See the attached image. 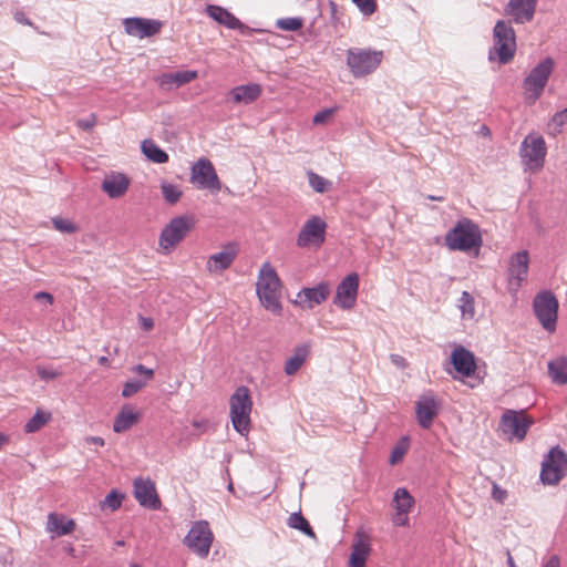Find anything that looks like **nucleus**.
<instances>
[{
	"instance_id": "1",
	"label": "nucleus",
	"mask_w": 567,
	"mask_h": 567,
	"mask_svg": "<svg viewBox=\"0 0 567 567\" xmlns=\"http://www.w3.org/2000/svg\"><path fill=\"white\" fill-rule=\"evenodd\" d=\"M282 281L275 267L265 261L257 276L256 293L260 305L274 316L282 313Z\"/></svg>"
},
{
	"instance_id": "2",
	"label": "nucleus",
	"mask_w": 567,
	"mask_h": 567,
	"mask_svg": "<svg viewBox=\"0 0 567 567\" xmlns=\"http://www.w3.org/2000/svg\"><path fill=\"white\" fill-rule=\"evenodd\" d=\"M197 219L194 215H181L172 218L162 229L158 237L159 251L168 255L195 228Z\"/></svg>"
},
{
	"instance_id": "3",
	"label": "nucleus",
	"mask_w": 567,
	"mask_h": 567,
	"mask_svg": "<svg viewBox=\"0 0 567 567\" xmlns=\"http://www.w3.org/2000/svg\"><path fill=\"white\" fill-rule=\"evenodd\" d=\"M444 240L450 250H477L482 245V235L476 224L467 218H463L447 231Z\"/></svg>"
},
{
	"instance_id": "4",
	"label": "nucleus",
	"mask_w": 567,
	"mask_h": 567,
	"mask_svg": "<svg viewBox=\"0 0 567 567\" xmlns=\"http://www.w3.org/2000/svg\"><path fill=\"white\" fill-rule=\"evenodd\" d=\"M493 48L489 60H497L501 64L511 62L516 52V34L509 21L498 20L493 29Z\"/></svg>"
},
{
	"instance_id": "5",
	"label": "nucleus",
	"mask_w": 567,
	"mask_h": 567,
	"mask_svg": "<svg viewBox=\"0 0 567 567\" xmlns=\"http://www.w3.org/2000/svg\"><path fill=\"white\" fill-rule=\"evenodd\" d=\"M251 410L252 401L249 389L247 386L237 388L229 399V416L234 429L241 435H246L250 431Z\"/></svg>"
},
{
	"instance_id": "6",
	"label": "nucleus",
	"mask_w": 567,
	"mask_h": 567,
	"mask_svg": "<svg viewBox=\"0 0 567 567\" xmlns=\"http://www.w3.org/2000/svg\"><path fill=\"white\" fill-rule=\"evenodd\" d=\"M383 56V51L351 48L347 51V65L354 78H364L380 66Z\"/></svg>"
},
{
	"instance_id": "7",
	"label": "nucleus",
	"mask_w": 567,
	"mask_h": 567,
	"mask_svg": "<svg viewBox=\"0 0 567 567\" xmlns=\"http://www.w3.org/2000/svg\"><path fill=\"white\" fill-rule=\"evenodd\" d=\"M555 62L546 58L532 69L523 82L524 97L529 104H534L543 94L548 79L554 70Z\"/></svg>"
},
{
	"instance_id": "8",
	"label": "nucleus",
	"mask_w": 567,
	"mask_h": 567,
	"mask_svg": "<svg viewBox=\"0 0 567 567\" xmlns=\"http://www.w3.org/2000/svg\"><path fill=\"white\" fill-rule=\"evenodd\" d=\"M546 154L547 147L542 135L530 133L522 142L519 155L526 169L539 172L544 167Z\"/></svg>"
},
{
	"instance_id": "9",
	"label": "nucleus",
	"mask_w": 567,
	"mask_h": 567,
	"mask_svg": "<svg viewBox=\"0 0 567 567\" xmlns=\"http://www.w3.org/2000/svg\"><path fill=\"white\" fill-rule=\"evenodd\" d=\"M567 475V454L559 446L550 449L542 463L540 480L557 485Z\"/></svg>"
},
{
	"instance_id": "10",
	"label": "nucleus",
	"mask_w": 567,
	"mask_h": 567,
	"mask_svg": "<svg viewBox=\"0 0 567 567\" xmlns=\"http://www.w3.org/2000/svg\"><path fill=\"white\" fill-rule=\"evenodd\" d=\"M189 181L198 189H208L212 193H218L221 188L220 179L213 163L205 157L193 164Z\"/></svg>"
},
{
	"instance_id": "11",
	"label": "nucleus",
	"mask_w": 567,
	"mask_h": 567,
	"mask_svg": "<svg viewBox=\"0 0 567 567\" xmlns=\"http://www.w3.org/2000/svg\"><path fill=\"white\" fill-rule=\"evenodd\" d=\"M327 234V223L319 216H311L302 225L298 237L297 246L300 248H320Z\"/></svg>"
},
{
	"instance_id": "12",
	"label": "nucleus",
	"mask_w": 567,
	"mask_h": 567,
	"mask_svg": "<svg viewBox=\"0 0 567 567\" xmlns=\"http://www.w3.org/2000/svg\"><path fill=\"white\" fill-rule=\"evenodd\" d=\"M533 423L525 411L506 410L501 417L499 429L509 440L523 441Z\"/></svg>"
},
{
	"instance_id": "13",
	"label": "nucleus",
	"mask_w": 567,
	"mask_h": 567,
	"mask_svg": "<svg viewBox=\"0 0 567 567\" xmlns=\"http://www.w3.org/2000/svg\"><path fill=\"white\" fill-rule=\"evenodd\" d=\"M534 311L544 329L549 332L556 329L558 301L551 292H540L535 297Z\"/></svg>"
},
{
	"instance_id": "14",
	"label": "nucleus",
	"mask_w": 567,
	"mask_h": 567,
	"mask_svg": "<svg viewBox=\"0 0 567 567\" xmlns=\"http://www.w3.org/2000/svg\"><path fill=\"white\" fill-rule=\"evenodd\" d=\"M214 535L210 530L209 524L205 520L197 522L193 525L187 536L185 544L199 557H207Z\"/></svg>"
},
{
	"instance_id": "15",
	"label": "nucleus",
	"mask_w": 567,
	"mask_h": 567,
	"mask_svg": "<svg viewBox=\"0 0 567 567\" xmlns=\"http://www.w3.org/2000/svg\"><path fill=\"white\" fill-rule=\"evenodd\" d=\"M359 284L357 272L347 275L337 286L333 303L342 310H352L357 303Z\"/></svg>"
},
{
	"instance_id": "16",
	"label": "nucleus",
	"mask_w": 567,
	"mask_h": 567,
	"mask_svg": "<svg viewBox=\"0 0 567 567\" xmlns=\"http://www.w3.org/2000/svg\"><path fill=\"white\" fill-rule=\"evenodd\" d=\"M529 255L527 250L514 254L509 258L507 288L511 293H516L526 281L528 275Z\"/></svg>"
},
{
	"instance_id": "17",
	"label": "nucleus",
	"mask_w": 567,
	"mask_h": 567,
	"mask_svg": "<svg viewBox=\"0 0 567 567\" xmlns=\"http://www.w3.org/2000/svg\"><path fill=\"white\" fill-rule=\"evenodd\" d=\"M133 494L143 507L158 509L162 505L155 483L151 478H135L133 482Z\"/></svg>"
},
{
	"instance_id": "18",
	"label": "nucleus",
	"mask_w": 567,
	"mask_h": 567,
	"mask_svg": "<svg viewBox=\"0 0 567 567\" xmlns=\"http://www.w3.org/2000/svg\"><path fill=\"white\" fill-rule=\"evenodd\" d=\"M440 406L433 392L422 394L415 403V414L420 426L429 429L439 414Z\"/></svg>"
},
{
	"instance_id": "19",
	"label": "nucleus",
	"mask_w": 567,
	"mask_h": 567,
	"mask_svg": "<svg viewBox=\"0 0 567 567\" xmlns=\"http://www.w3.org/2000/svg\"><path fill=\"white\" fill-rule=\"evenodd\" d=\"M330 296L328 282H320L312 288H302L296 296L293 303L302 309H312L324 302Z\"/></svg>"
},
{
	"instance_id": "20",
	"label": "nucleus",
	"mask_w": 567,
	"mask_h": 567,
	"mask_svg": "<svg viewBox=\"0 0 567 567\" xmlns=\"http://www.w3.org/2000/svg\"><path fill=\"white\" fill-rule=\"evenodd\" d=\"M123 24L128 35L140 39L157 34L163 27V22L159 20L144 18H126Z\"/></svg>"
},
{
	"instance_id": "21",
	"label": "nucleus",
	"mask_w": 567,
	"mask_h": 567,
	"mask_svg": "<svg viewBox=\"0 0 567 567\" xmlns=\"http://www.w3.org/2000/svg\"><path fill=\"white\" fill-rule=\"evenodd\" d=\"M371 553V537L362 528L358 529L352 543V550L349 557L348 567H365Z\"/></svg>"
},
{
	"instance_id": "22",
	"label": "nucleus",
	"mask_w": 567,
	"mask_h": 567,
	"mask_svg": "<svg viewBox=\"0 0 567 567\" xmlns=\"http://www.w3.org/2000/svg\"><path fill=\"white\" fill-rule=\"evenodd\" d=\"M414 498L404 487H400L394 492L393 506L395 514L393 515L392 522L395 526H408L409 525V513L414 507Z\"/></svg>"
},
{
	"instance_id": "23",
	"label": "nucleus",
	"mask_w": 567,
	"mask_h": 567,
	"mask_svg": "<svg viewBox=\"0 0 567 567\" xmlns=\"http://www.w3.org/2000/svg\"><path fill=\"white\" fill-rule=\"evenodd\" d=\"M538 0H509L505 6V14L517 24L529 22L534 19Z\"/></svg>"
},
{
	"instance_id": "24",
	"label": "nucleus",
	"mask_w": 567,
	"mask_h": 567,
	"mask_svg": "<svg viewBox=\"0 0 567 567\" xmlns=\"http://www.w3.org/2000/svg\"><path fill=\"white\" fill-rule=\"evenodd\" d=\"M237 247L234 244H228L216 254L208 257L206 261V270L209 274H221L228 269L237 257Z\"/></svg>"
},
{
	"instance_id": "25",
	"label": "nucleus",
	"mask_w": 567,
	"mask_h": 567,
	"mask_svg": "<svg viewBox=\"0 0 567 567\" xmlns=\"http://www.w3.org/2000/svg\"><path fill=\"white\" fill-rule=\"evenodd\" d=\"M130 184L131 181L125 174L113 172L105 175L101 188L110 198H121L126 194Z\"/></svg>"
},
{
	"instance_id": "26",
	"label": "nucleus",
	"mask_w": 567,
	"mask_h": 567,
	"mask_svg": "<svg viewBox=\"0 0 567 567\" xmlns=\"http://www.w3.org/2000/svg\"><path fill=\"white\" fill-rule=\"evenodd\" d=\"M454 369L464 377H471L476 370L475 358L472 352L463 347H457L451 354Z\"/></svg>"
},
{
	"instance_id": "27",
	"label": "nucleus",
	"mask_w": 567,
	"mask_h": 567,
	"mask_svg": "<svg viewBox=\"0 0 567 567\" xmlns=\"http://www.w3.org/2000/svg\"><path fill=\"white\" fill-rule=\"evenodd\" d=\"M311 353V344L302 343L297 346L290 357H288L284 364L286 375H295L301 367L308 361Z\"/></svg>"
},
{
	"instance_id": "28",
	"label": "nucleus",
	"mask_w": 567,
	"mask_h": 567,
	"mask_svg": "<svg viewBox=\"0 0 567 567\" xmlns=\"http://www.w3.org/2000/svg\"><path fill=\"white\" fill-rule=\"evenodd\" d=\"M75 520L63 514L50 513L48 515L47 532L51 533L53 537L70 535L75 530Z\"/></svg>"
},
{
	"instance_id": "29",
	"label": "nucleus",
	"mask_w": 567,
	"mask_h": 567,
	"mask_svg": "<svg viewBox=\"0 0 567 567\" xmlns=\"http://www.w3.org/2000/svg\"><path fill=\"white\" fill-rule=\"evenodd\" d=\"M197 71H178L163 73L157 76L156 82L163 90H171L173 86L179 87L197 79Z\"/></svg>"
},
{
	"instance_id": "30",
	"label": "nucleus",
	"mask_w": 567,
	"mask_h": 567,
	"mask_svg": "<svg viewBox=\"0 0 567 567\" xmlns=\"http://www.w3.org/2000/svg\"><path fill=\"white\" fill-rule=\"evenodd\" d=\"M141 420V413L131 405H124L120 410L113 423L115 433H123L137 424Z\"/></svg>"
},
{
	"instance_id": "31",
	"label": "nucleus",
	"mask_w": 567,
	"mask_h": 567,
	"mask_svg": "<svg viewBox=\"0 0 567 567\" xmlns=\"http://www.w3.org/2000/svg\"><path fill=\"white\" fill-rule=\"evenodd\" d=\"M262 89L257 83L239 85L230 91L234 103L250 104L261 95Z\"/></svg>"
},
{
	"instance_id": "32",
	"label": "nucleus",
	"mask_w": 567,
	"mask_h": 567,
	"mask_svg": "<svg viewBox=\"0 0 567 567\" xmlns=\"http://www.w3.org/2000/svg\"><path fill=\"white\" fill-rule=\"evenodd\" d=\"M547 373L556 385H567V355H559L547 363Z\"/></svg>"
},
{
	"instance_id": "33",
	"label": "nucleus",
	"mask_w": 567,
	"mask_h": 567,
	"mask_svg": "<svg viewBox=\"0 0 567 567\" xmlns=\"http://www.w3.org/2000/svg\"><path fill=\"white\" fill-rule=\"evenodd\" d=\"M206 10L210 18L229 29H238L241 27V22L233 13L221 7L208 6Z\"/></svg>"
},
{
	"instance_id": "34",
	"label": "nucleus",
	"mask_w": 567,
	"mask_h": 567,
	"mask_svg": "<svg viewBox=\"0 0 567 567\" xmlns=\"http://www.w3.org/2000/svg\"><path fill=\"white\" fill-rule=\"evenodd\" d=\"M142 153L152 162L164 164L168 162V154L163 151L153 140L147 138L142 142Z\"/></svg>"
},
{
	"instance_id": "35",
	"label": "nucleus",
	"mask_w": 567,
	"mask_h": 567,
	"mask_svg": "<svg viewBox=\"0 0 567 567\" xmlns=\"http://www.w3.org/2000/svg\"><path fill=\"white\" fill-rule=\"evenodd\" d=\"M52 415L50 412L38 410L34 415L25 423V433H34L50 422Z\"/></svg>"
},
{
	"instance_id": "36",
	"label": "nucleus",
	"mask_w": 567,
	"mask_h": 567,
	"mask_svg": "<svg viewBox=\"0 0 567 567\" xmlns=\"http://www.w3.org/2000/svg\"><path fill=\"white\" fill-rule=\"evenodd\" d=\"M288 526L293 529H298L305 535L316 538V533L309 525V522L299 513H292L288 518Z\"/></svg>"
},
{
	"instance_id": "37",
	"label": "nucleus",
	"mask_w": 567,
	"mask_h": 567,
	"mask_svg": "<svg viewBox=\"0 0 567 567\" xmlns=\"http://www.w3.org/2000/svg\"><path fill=\"white\" fill-rule=\"evenodd\" d=\"M457 307L462 312L464 320H472L475 316V302L474 298L467 291H463L462 296L457 301Z\"/></svg>"
},
{
	"instance_id": "38",
	"label": "nucleus",
	"mask_w": 567,
	"mask_h": 567,
	"mask_svg": "<svg viewBox=\"0 0 567 567\" xmlns=\"http://www.w3.org/2000/svg\"><path fill=\"white\" fill-rule=\"evenodd\" d=\"M161 188L164 199L169 204H176L182 197V190L174 184L162 183Z\"/></svg>"
},
{
	"instance_id": "39",
	"label": "nucleus",
	"mask_w": 567,
	"mask_h": 567,
	"mask_svg": "<svg viewBox=\"0 0 567 567\" xmlns=\"http://www.w3.org/2000/svg\"><path fill=\"white\" fill-rule=\"evenodd\" d=\"M409 449V441L403 437L392 450L389 462L395 465L402 461Z\"/></svg>"
},
{
	"instance_id": "40",
	"label": "nucleus",
	"mask_w": 567,
	"mask_h": 567,
	"mask_svg": "<svg viewBox=\"0 0 567 567\" xmlns=\"http://www.w3.org/2000/svg\"><path fill=\"white\" fill-rule=\"evenodd\" d=\"M308 181H309L310 186L317 193L328 192L330 188V185H331V183L329 181H327L326 178H323L322 176H320L313 172L308 173Z\"/></svg>"
},
{
	"instance_id": "41",
	"label": "nucleus",
	"mask_w": 567,
	"mask_h": 567,
	"mask_svg": "<svg viewBox=\"0 0 567 567\" xmlns=\"http://www.w3.org/2000/svg\"><path fill=\"white\" fill-rule=\"evenodd\" d=\"M123 498H124L123 494H121L116 491H112L104 498V501L102 503V507H107L111 511H116L121 507Z\"/></svg>"
},
{
	"instance_id": "42",
	"label": "nucleus",
	"mask_w": 567,
	"mask_h": 567,
	"mask_svg": "<svg viewBox=\"0 0 567 567\" xmlns=\"http://www.w3.org/2000/svg\"><path fill=\"white\" fill-rule=\"evenodd\" d=\"M303 21L301 18H284L277 21V27L286 31H297L301 29Z\"/></svg>"
},
{
	"instance_id": "43",
	"label": "nucleus",
	"mask_w": 567,
	"mask_h": 567,
	"mask_svg": "<svg viewBox=\"0 0 567 567\" xmlns=\"http://www.w3.org/2000/svg\"><path fill=\"white\" fill-rule=\"evenodd\" d=\"M146 383H147L146 381H137V380L127 381V382H125V384L123 386L122 395L124 398H131L132 395L140 392L146 385Z\"/></svg>"
},
{
	"instance_id": "44",
	"label": "nucleus",
	"mask_w": 567,
	"mask_h": 567,
	"mask_svg": "<svg viewBox=\"0 0 567 567\" xmlns=\"http://www.w3.org/2000/svg\"><path fill=\"white\" fill-rule=\"evenodd\" d=\"M567 123V109H564L555 113L549 122V127L554 128L555 132H560L561 127Z\"/></svg>"
},
{
	"instance_id": "45",
	"label": "nucleus",
	"mask_w": 567,
	"mask_h": 567,
	"mask_svg": "<svg viewBox=\"0 0 567 567\" xmlns=\"http://www.w3.org/2000/svg\"><path fill=\"white\" fill-rule=\"evenodd\" d=\"M352 2L365 16L373 14L378 8L375 0H352Z\"/></svg>"
},
{
	"instance_id": "46",
	"label": "nucleus",
	"mask_w": 567,
	"mask_h": 567,
	"mask_svg": "<svg viewBox=\"0 0 567 567\" xmlns=\"http://www.w3.org/2000/svg\"><path fill=\"white\" fill-rule=\"evenodd\" d=\"M54 228L68 234H73L78 230V227L69 219L54 218L52 220Z\"/></svg>"
},
{
	"instance_id": "47",
	"label": "nucleus",
	"mask_w": 567,
	"mask_h": 567,
	"mask_svg": "<svg viewBox=\"0 0 567 567\" xmlns=\"http://www.w3.org/2000/svg\"><path fill=\"white\" fill-rule=\"evenodd\" d=\"M334 112H336V109H324V110L318 112L313 116L312 123L316 124V125L326 124L328 121L331 120V117L333 116Z\"/></svg>"
},
{
	"instance_id": "48",
	"label": "nucleus",
	"mask_w": 567,
	"mask_h": 567,
	"mask_svg": "<svg viewBox=\"0 0 567 567\" xmlns=\"http://www.w3.org/2000/svg\"><path fill=\"white\" fill-rule=\"evenodd\" d=\"M96 124V115L91 114L89 117L80 118L76 121V125L83 131H91Z\"/></svg>"
},
{
	"instance_id": "49",
	"label": "nucleus",
	"mask_w": 567,
	"mask_h": 567,
	"mask_svg": "<svg viewBox=\"0 0 567 567\" xmlns=\"http://www.w3.org/2000/svg\"><path fill=\"white\" fill-rule=\"evenodd\" d=\"M37 372H38V375L44 380V381H49V380H53V379H56L61 375L60 372L58 371H54V370H50V369H47V368H43V367H39L37 369Z\"/></svg>"
},
{
	"instance_id": "50",
	"label": "nucleus",
	"mask_w": 567,
	"mask_h": 567,
	"mask_svg": "<svg viewBox=\"0 0 567 567\" xmlns=\"http://www.w3.org/2000/svg\"><path fill=\"white\" fill-rule=\"evenodd\" d=\"M132 371L143 375L144 381H146V382L154 378V370L146 368L143 364H137V365L133 367Z\"/></svg>"
},
{
	"instance_id": "51",
	"label": "nucleus",
	"mask_w": 567,
	"mask_h": 567,
	"mask_svg": "<svg viewBox=\"0 0 567 567\" xmlns=\"http://www.w3.org/2000/svg\"><path fill=\"white\" fill-rule=\"evenodd\" d=\"M492 497L498 503H504L507 498V492L494 483L492 487Z\"/></svg>"
},
{
	"instance_id": "52",
	"label": "nucleus",
	"mask_w": 567,
	"mask_h": 567,
	"mask_svg": "<svg viewBox=\"0 0 567 567\" xmlns=\"http://www.w3.org/2000/svg\"><path fill=\"white\" fill-rule=\"evenodd\" d=\"M34 299L38 300V301H45L49 305H52L53 301H54L53 296L51 293H49V292H45V291L37 292L34 295Z\"/></svg>"
},
{
	"instance_id": "53",
	"label": "nucleus",
	"mask_w": 567,
	"mask_h": 567,
	"mask_svg": "<svg viewBox=\"0 0 567 567\" xmlns=\"http://www.w3.org/2000/svg\"><path fill=\"white\" fill-rule=\"evenodd\" d=\"M140 323L145 331H151L154 328V320L148 317H140Z\"/></svg>"
},
{
	"instance_id": "54",
	"label": "nucleus",
	"mask_w": 567,
	"mask_h": 567,
	"mask_svg": "<svg viewBox=\"0 0 567 567\" xmlns=\"http://www.w3.org/2000/svg\"><path fill=\"white\" fill-rule=\"evenodd\" d=\"M85 444H89V445H97V446H104L105 442L102 437L100 436H87L85 437Z\"/></svg>"
},
{
	"instance_id": "55",
	"label": "nucleus",
	"mask_w": 567,
	"mask_h": 567,
	"mask_svg": "<svg viewBox=\"0 0 567 567\" xmlns=\"http://www.w3.org/2000/svg\"><path fill=\"white\" fill-rule=\"evenodd\" d=\"M543 567H560V559L557 555H553L543 565Z\"/></svg>"
},
{
	"instance_id": "56",
	"label": "nucleus",
	"mask_w": 567,
	"mask_h": 567,
	"mask_svg": "<svg viewBox=\"0 0 567 567\" xmlns=\"http://www.w3.org/2000/svg\"><path fill=\"white\" fill-rule=\"evenodd\" d=\"M14 19L19 22V23H23V24H31V22L25 18L24 13L21 12V11H17L14 13Z\"/></svg>"
},
{
	"instance_id": "57",
	"label": "nucleus",
	"mask_w": 567,
	"mask_h": 567,
	"mask_svg": "<svg viewBox=\"0 0 567 567\" xmlns=\"http://www.w3.org/2000/svg\"><path fill=\"white\" fill-rule=\"evenodd\" d=\"M9 443V436L3 434V433H0V450Z\"/></svg>"
},
{
	"instance_id": "58",
	"label": "nucleus",
	"mask_w": 567,
	"mask_h": 567,
	"mask_svg": "<svg viewBox=\"0 0 567 567\" xmlns=\"http://www.w3.org/2000/svg\"><path fill=\"white\" fill-rule=\"evenodd\" d=\"M507 564H508V567H517L515 561H514V558H513V556L511 555L509 551H507Z\"/></svg>"
},
{
	"instance_id": "59",
	"label": "nucleus",
	"mask_w": 567,
	"mask_h": 567,
	"mask_svg": "<svg viewBox=\"0 0 567 567\" xmlns=\"http://www.w3.org/2000/svg\"><path fill=\"white\" fill-rule=\"evenodd\" d=\"M99 363L102 365H109V359L106 357H101L99 359Z\"/></svg>"
},
{
	"instance_id": "60",
	"label": "nucleus",
	"mask_w": 567,
	"mask_h": 567,
	"mask_svg": "<svg viewBox=\"0 0 567 567\" xmlns=\"http://www.w3.org/2000/svg\"><path fill=\"white\" fill-rule=\"evenodd\" d=\"M193 425H194L195 427H199V426L202 425V423H199L198 421H194V422H193Z\"/></svg>"
},
{
	"instance_id": "61",
	"label": "nucleus",
	"mask_w": 567,
	"mask_h": 567,
	"mask_svg": "<svg viewBox=\"0 0 567 567\" xmlns=\"http://www.w3.org/2000/svg\"><path fill=\"white\" fill-rule=\"evenodd\" d=\"M431 199H436V200H442L441 197H436V196H433V197H430Z\"/></svg>"
},
{
	"instance_id": "62",
	"label": "nucleus",
	"mask_w": 567,
	"mask_h": 567,
	"mask_svg": "<svg viewBox=\"0 0 567 567\" xmlns=\"http://www.w3.org/2000/svg\"><path fill=\"white\" fill-rule=\"evenodd\" d=\"M131 567H140L138 565H132Z\"/></svg>"
}]
</instances>
